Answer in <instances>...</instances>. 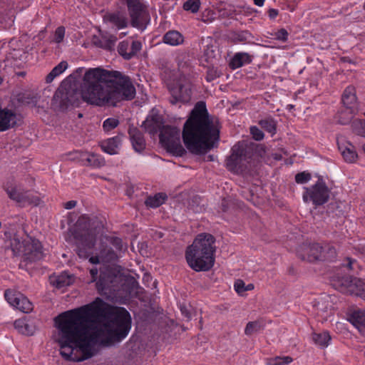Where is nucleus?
Wrapping results in <instances>:
<instances>
[{
  "label": "nucleus",
  "instance_id": "f257e3e1",
  "mask_svg": "<svg viewBox=\"0 0 365 365\" xmlns=\"http://www.w3.org/2000/svg\"><path fill=\"white\" fill-rule=\"evenodd\" d=\"M54 322L60 354L73 361L91 359L98 347L121 341L131 328V317L125 308L113 307L101 298L62 312Z\"/></svg>",
  "mask_w": 365,
  "mask_h": 365
},
{
  "label": "nucleus",
  "instance_id": "f03ea898",
  "mask_svg": "<svg viewBox=\"0 0 365 365\" xmlns=\"http://www.w3.org/2000/svg\"><path fill=\"white\" fill-rule=\"evenodd\" d=\"M80 95L91 105L115 107L119 102L133 100L136 91L128 76L117 71L95 68L85 73Z\"/></svg>",
  "mask_w": 365,
  "mask_h": 365
},
{
  "label": "nucleus",
  "instance_id": "7ed1b4c3",
  "mask_svg": "<svg viewBox=\"0 0 365 365\" xmlns=\"http://www.w3.org/2000/svg\"><path fill=\"white\" fill-rule=\"evenodd\" d=\"M182 137L187 149L194 155H204L217 147L220 131L209 118L205 102L195 104L184 124Z\"/></svg>",
  "mask_w": 365,
  "mask_h": 365
},
{
  "label": "nucleus",
  "instance_id": "20e7f679",
  "mask_svg": "<svg viewBox=\"0 0 365 365\" xmlns=\"http://www.w3.org/2000/svg\"><path fill=\"white\" fill-rule=\"evenodd\" d=\"M215 237L207 233L198 235L192 244L187 247L185 258L188 265L196 272L210 270L214 265Z\"/></svg>",
  "mask_w": 365,
  "mask_h": 365
},
{
  "label": "nucleus",
  "instance_id": "39448f33",
  "mask_svg": "<svg viewBox=\"0 0 365 365\" xmlns=\"http://www.w3.org/2000/svg\"><path fill=\"white\" fill-rule=\"evenodd\" d=\"M77 245V254L80 258L87 259L94 247L99 230L89 217L81 216L70 230Z\"/></svg>",
  "mask_w": 365,
  "mask_h": 365
},
{
  "label": "nucleus",
  "instance_id": "423d86ee",
  "mask_svg": "<svg viewBox=\"0 0 365 365\" xmlns=\"http://www.w3.org/2000/svg\"><path fill=\"white\" fill-rule=\"evenodd\" d=\"M10 246L14 255L22 257L20 268H25L29 264L42 259L44 256L41 243L36 239L21 241L18 237H14Z\"/></svg>",
  "mask_w": 365,
  "mask_h": 365
},
{
  "label": "nucleus",
  "instance_id": "0eeeda50",
  "mask_svg": "<svg viewBox=\"0 0 365 365\" xmlns=\"http://www.w3.org/2000/svg\"><path fill=\"white\" fill-rule=\"evenodd\" d=\"M159 138L162 146L173 155L181 157L186 153L181 144L180 131L176 127L163 126L160 130Z\"/></svg>",
  "mask_w": 365,
  "mask_h": 365
},
{
  "label": "nucleus",
  "instance_id": "6e6552de",
  "mask_svg": "<svg viewBox=\"0 0 365 365\" xmlns=\"http://www.w3.org/2000/svg\"><path fill=\"white\" fill-rule=\"evenodd\" d=\"M78 100L79 93L76 88L71 85L68 87L61 85L54 93L51 106L55 110L64 112L78 103Z\"/></svg>",
  "mask_w": 365,
  "mask_h": 365
},
{
  "label": "nucleus",
  "instance_id": "1a4fd4ad",
  "mask_svg": "<svg viewBox=\"0 0 365 365\" xmlns=\"http://www.w3.org/2000/svg\"><path fill=\"white\" fill-rule=\"evenodd\" d=\"M4 190L9 197L20 207H24L28 205L38 206L41 203L39 197L34 195L29 190H25L19 184L7 182L4 185Z\"/></svg>",
  "mask_w": 365,
  "mask_h": 365
},
{
  "label": "nucleus",
  "instance_id": "9d476101",
  "mask_svg": "<svg viewBox=\"0 0 365 365\" xmlns=\"http://www.w3.org/2000/svg\"><path fill=\"white\" fill-rule=\"evenodd\" d=\"M303 200L304 202H312L314 205H322L329 199L330 190L322 179H319L312 186L304 187Z\"/></svg>",
  "mask_w": 365,
  "mask_h": 365
},
{
  "label": "nucleus",
  "instance_id": "9b49d317",
  "mask_svg": "<svg viewBox=\"0 0 365 365\" xmlns=\"http://www.w3.org/2000/svg\"><path fill=\"white\" fill-rule=\"evenodd\" d=\"M128 12L133 27L143 30L148 21V15L140 0H127Z\"/></svg>",
  "mask_w": 365,
  "mask_h": 365
},
{
  "label": "nucleus",
  "instance_id": "f8f14e48",
  "mask_svg": "<svg viewBox=\"0 0 365 365\" xmlns=\"http://www.w3.org/2000/svg\"><path fill=\"white\" fill-rule=\"evenodd\" d=\"M331 282L333 287L340 292L358 296L363 280L349 276H334Z\"/></svg>",
  "mask_w": 365,
  "mask_h": 365
},
{
  "label": "nucleus",
  "instance_id": "ddd939ff",
  "mask_svg": "<svg viewBox=\"0 0 365 365\" xmlns=\"http://www.w3.org/2000/svg\"><path fill=\"white\" fill-rule=\"evenodd\" d=\"M246 156L247 144L245 142H238L232 147V153L226 160L227 168L231 171H237Z\"/></svg>",
  "mask_w": 365,
  "mask_h": 365
},
{
  "label": "nucleus",
  "instance_id": "4468645a",
  "mask_svg": "<svg viewBox=\"0 0 365 365\" xmlns=\"http://www.w3.org/2000/svg\"><path fill=\"white\" fill-rule=\"evenodd\" d=\"M4 297L11 306L22 312L28 313L33 309L32 303L20 292L7 289L5 291Z\"/></svg>",
  "mask_w": 365,
  "mask_h": 365
},
{
  "label": "nucleus",
  "instance_id": "2eb2a0df",
  "mask_svg": "<svg viewBox=\"0 0 365 365\" xmlns=\"http://www.w3.org/2000/svg\"><path fill=\"white\" fill-rule=\"evenodd\" d=\"M323 247L318 243L303 245L297 251L299 257L302 260L314 262L316 260H326L327 257L322 255Z\"/></svg>",
  "mask_w": 365,
  "mask_h": 365
},
{
  "label": "nucleus",
  "instance_id": "dca6fc26",
  "mask_svg": "<svg viewBox=\"0 0 365 365\" xmlns=\"http://www.w3.org/2000/svg\"><path fill=\"white\" fill-rule=\"evenodd\" d=\"M171 98L170 102L176 104L178 102L187 103L191 98V88L189 83H178L176 86L168 87Z\"/></svg>",
  "mask_w": 365,
  "mask_h": 365
},
{
  "label": "nucleus",
  "instance_id": "f3484780",
  "mask_svg": "<svg viewBox=\"0 0 365 365\" xmlns=\"http://www.w3.org/2000/svg\"><path fill=\"white\" fill-rule=\"evenodd\" d=\"M141 48L140 41L128 38L119 43L118 52L125 60H130L135 56Z\"/></svg>",
  "mask_w": 365,
  "mask_h": 365
},
{
  "label": "nucleus",
  "instance_id": "a211bd4d",
  "mask_svg": "<svg viewBox=\"0 0 365 365\" xmlns=\"http://www.w3.org/2000/svg\"><path fill=\"white\" fill-rule=\"evenodd\" d=\"M128 134L134 150L142 153L146 147L145 140L142 132L135 127H130Z\"/></svg>",
  "mask_w": 365,
  "mask_h": 365
},
{
  "label": "nucleus",
  "instance_id": "6ab92c4d",
  "mask_svg": "<svg viewBox=\"0 0 365 365\" xmlns=\"http://www.w3.org/2000/svg\"><path fill=\"white\" fill-rule=\"evenodd\" d=\"M17 122V115L7 108H0V131H5L14 127Z\"/></svg>",
  "mask_w": 365,
  "mask_h": 365
},
{
  "label": "nucleus",
  "instance_id": "aec40b11",
  "mask_svg": "<svg viewBox=\"0 0 365 365\" xmlns=\"http://www.w3.org/2000/svg\"><path fill=\"white\" fill-rule=\"evenodd\" d=\"M163 118L158 114L148 115L143 121L142 126L150 135L156 134L162 128Z\"/></svg>",
  "mask_w": 365,
  "mask_h": 365
},
{
  "label": "nucleus",
  "instance_id": "412c9836",
  "mask_svg": "<svg viewBox=\"0 0 365 365\" xmlns=\"http://www.w3.org/2000/svg\"><path fill=\"white\" fill-rule=\"evenodd\" d=\"M341 101L345 108L356 110L357 98L354 86H349L346 88L342 94Z\"/></svg>",
  "mask_w": 365,
  "mask_h": 365
},
{
  "label": "nucleus",
  "instance_id": "4be33fe9",
  "mask_svg": "<svg viewBox=\"0 0 365 365\" xmlns=\"http://www.w3.org/2000/svg\"><path fill=\"white\" fill-rule=\"evenodd\" d=\"M252 58L253 56L248 53H236L230 60V67L232 69H236L245 65L250 64L252 61Z\"/></svg>",
  "mask_w": 365,
  "mask_h": 365
},
{
  "label": "nucleus",
  "instance_id": "5701e85b",
  "mask_svg": "<svg viewBox=\"0 0 365 365\" xmlns=\"http://www.w3.org/2000/svg\"><path fill=\"white\" fill-rule=\"evenodd\" d=\"M338 147L345 161L354 163L356 160L358 155L354 146L351 143L349 142L338 143Z\"/></svg>",
  "mask_w": 365,
  "mask_h": 365
},
{
  "label": "nucleus",
  "instance_id": "b1692460",
  "mask_svg": "<svg viewBox=\"0 0 365 365\" xmlns=\"http://www.w3.org/2000/svg\"><path fill=\"white\" fill-rule=\"evenodd\" d=\"M121 137L117 135L103 141L101 147L104 152L110 155H115L118 153V150L121 145Z\"/></svg>",
  "mask_w": 365,
  "mask_h": 365
},
{
  "label": "nucleus",
  "instance_id": "393cba45",
  "mask_svg": "<svg viewBox=\"0 0 365 365\" xmlns=\"http://www.w3.org/2000/svg\"><path fill=\"white\" fill-rule=\"evenodd\" d=\"M163 42L166 44L176 46L183 43L184 37L179 31L171 30L166 32L163 36Z\"/></svg>",
  "mask_w": 365,
  "mask_h": 365
},
{
  "label": "nucleus",
  "instance_id": "a878e982",
  "mask_svg": "<svg viewBox=\"0 0 365 365\" xmlns=\"http://www.w3.org/2000/svg\"><path fill=\"white\" fill-rule=\"evenodd\" d=\"M354 115V109L345 108L338 113L336 120L341 125H348L352 123Z\"/></svg>",
  "mask_w": 365,
  "mask_h": 365
},
{
  "label": "nucleus",
  "instance_id": "bb28decb",
  "mask_svg": "<svg viewBox=\"0 0 365 365\" xmlns=\"http://www.w3.org/2000/svg\"><path fill=\"white\" fill-rule=\"evenodd\" d=\"M350 321L360 331L365 329V310L354 311L350 317Z\"/></svg>",
  "mask_w": 365,
  "mask_h": 365
},
{
  "label": "nucleus",
  "instance_id": "cd10ccee",
  "mask_svg": "<svg viewBox=\"0 0 365 365\" xmlns=\"http://www.w3.org/2000/svg\"><path fill=\"white\" fill-rule=\"evenodd\" d=\"M107 20L113 24L118 29H123L127 26L128 21L126 17L120 13H113L106 16Z\"/></svg>",
  "mask_w": 365,
  "mask_h": 365
},
{
  "label": "nucleus",
  "instance_id": "c85d7f7f",
  "mask_svg": "<svg viewBox=\"0 0 365 365\" xmlns=\"http://www.w3.org/2000/svg\"><path fill=\"white\" fill-rule=\"evenodd\" d=\"M68 63L65 61H61L57 66H56L47 75L46 78V83H51L55 78L61 75L67 68Z\"/></svg>",
  "mask_w": 365,
  "mask_h": 365
},
{
  "label": "nucleus",
  "instance_id": "c756f323",
  "mask_svg": "<svg viewBox=\"0 0 365 365\" xmlns=\"http://www.w3.org/2000/svg\"><path fill=\"white\" fill-rule=\"evenodd\" d=\"M167 199L165 193L159 192L154 196H149L145 200V205L148 207L156 208L160 206Z\"/></svg>",
  "mask_w": 365,
  "mask_h": 365
},
{
  "label": "nucleus",
  "instance_id": "7c9ffc66",
  "mask_svg": "<svg viewBox=\"0 0 365 365\" xmlns=\"http://www.w3.org/2000/svg\"><path fill=\"white\" fill-rule=\"evenodd\" d=\"M312 340L314 342L322 347H327L331 340V336L327 331L322 333H313Z\"/></svg>",
  "mask_w": 365,
  "mask_h": 365
},
{
  "label": "nucleus",
  "instance_id": "2f4dec72",
  "mask_svg": "<svg viewBox=\"0 0 365 365\" xmlns=\"http://www.w3.org/2000/svg\"><path fill=\"white\" fill-rule=\"evenodd\" d=\"M73 283V279L68 273H62L58 275L56 279L53 282V284L60 289L65 287H68Z\"/></svg>",
  "mask_w": 365,
  "mask_h": 365
},
{
  "label": "nucleus",
  "instance_id": "473e14b6",
  "mask_svg": "<svg viewBox=\"0 0 365 365\" xmlns=\"http://www.w3.org/2000/svg\"><path fill=\"white\" fill-rule=\"evenodd\" d=\"M259 125L269 133L272 135L276 133L277 123L276 121L271 117L262 119L259 121Z\"/></svg>",
  "mask_w": 365,
  "mask_h": 365
},
{
  "label": "nucleus",
  "instance_id": "72a5a7b5",
  "mask_svg": "<svg viewBox=\"0 0 365 365\" xmlns=\"http://www.w3.org/2000/svg\"><path fill=\"white\" fill-rule=\"evenodd\" d=\"M351 127L354 133L365 138V120L354 119L351 124Z\"/></svg>",
  "mask_w": 365,
  "mask_h": 365
},
{
  "label": "nucleus",
  "instance_id": "f704fd0d",
  "mask_svg": "<svg viewBox=\"0 0 365 365\" xmlns=\"http://www.w3.org/2000/svg\"><path fill=\"white\" fill-rule=\"evenodd\" d=\"M14 327L19 331V332L26 334L31 335L32 331L30 329L29 325L26 321L24 319H19L14 322Z\"/></svg>",
  "mask_w": 365,
  "mask_h": 365
},
{
  "label": "nucleus",
  "instance_id": "c9c22d12",
  "mask_svg": "<svg viewBox=\"0 0 365 365\" xmlns=\"http://www.w3.org/2000/svg\"><path fill=\"white\" fill-rule=\"evenodd\" d=\"M85 160L88 165L93 167H101L105 164L103 158L93 153L88 154Z\"/></svg>",
  "mask_w": 365,
  "mask_h": 365
},
{
  "label": "nucleus",
  "instance_id": "e433bc0d",
  "mask_svg": "<svg viewBox=\"0 0 365 365\" xmlns=\"http://www.w3.org/2000/svg\"><path fill=\"white\" fill-rule=\"evenodd\" d=\"M200 0H187L183 4V9L192 13H197L200 7Z\"/></svg>",
  "mask_w": 365,
  "mask_h": 365
},
{
  "label": "nucleus",
  "instance_id": "4c0bfd02",
  "mask_svg": "<svg viewBox=\"0 0 365 365\" xmlns=\"http://www.w3.org/2000/svg\"><path fill=\"white\" fill-rule=\"evenodd\" d=\"M118 251L113 250L112 248L106 247L101 251V255L107 262L114 261L118 259Z\"/></svg>",
  "mask_w": 365,
  "mask_h": 365
},
{
  "label": "nucleus",
  "instance_id": "58836bf2",
  "mask_svg": "<svg viewBox=\"0 0 365 365\" xmlns=\"http://www.w3.org/2000/svg\"><path fill=\"white\" fill-rule=\"evenodd\" d=\"M261 328L262 327L259 322H250L246 325L245 333L246 335L250 336L259 331Z\"/></svg>",
  "mask_w": 365,
  "mask_h": 365
},
{
  "label": "nucleus",
  "instance_id": "ea45409f",
  "mask_svg": "<svg viewBox=\"0 0 365 365\" xmlns=\"http://www.w3.org/2000/svg\"><path fill=\"white\" fill-rule=\"evenodd\" d=\"M108 240L116 251L122 252L126 250V246L123 243L120 238L117 237H110Z\"/></svg>",
  "mask_w": 365,
  "mask_h": 365
},
{
  "label": "nucleus",
  "instance_id": "a19ab883",
  "mask_svg": "<svg viewBox=\"0 0 365 365\" xmlns=\"http://www.w3.org/2000/svg\"><path fill=\"white\" fill-rule=\"evenodd\" d=\"M293 361L292 358L287 356H277L272 359L269 362V365H287Z\"/></svg>",
  "mask_w": 365,
  "mask_h": 365
},
{
  "label": "nucleus",
  "instance_id": "79ce46f5",
  "mask_svg": "<svg viewBox=\"0 0 365 365\" xmlns=\"http://www.w3.org/2000/svg\"><path fill=\"white\" fill-rule=\"evenodd\" d=\"M19 101L24 105H31L35 106L37 103V98L31 94H23L19 96Z\"/></svg>",
  "mask_w": 365,
  "mask_h": 365
},
{
  "label": "nucleus",
  "instance_id": "37998d69",
  "mask_svg": "<svg viewBox=\"0 0 365 365\" xmlns=\"http://www.w3.org/2000/svg\"><path fill=\"white\" fill-rule=\"evenodd\" d=\"M119 124V120L114 118H108L103 123V128L105 131H110L116 128Z\"/></svg>",
  "mask_w": 365,
  "mask_h": 365
},
{
  "label": "nucleus",
  "instance_id": "c03bdc74",
  "mask_svg": "<svg viewBox=\"0 0 365 365\" xmlns=\"http://www.w3.org/2000/svg\"><path fill=\"white\" fill-rule=\"evenodd\" d=\"M204 56L207 62H212V61L216 58L217 56V52L214 46L212 45L207 46L206 48L204 50Z\"/></svg>",
  "mask_w": 365,
  "mask_h": 365
},
{
  "label": "nucleus",
  "instance_id": "a18cd8bd",
  "mask_svg": "<svg viewBox=\"0 0 365 365\" xmlns=\"http://www.w3.org/2000/svg\"><path fill=\"white\" fill-rule=\"evenodd\" d=\"M221 75L220 71L215 67H209L207 71L206 80L209 82L216 79Z\"/></svg>",
  "mask_w": 365,
  "mask_h": 365
},
{
  "label": "nucleus",
  "instance_id": "49530a36",
  "mask_svg": "<svg viewBox=\"0 0 365 365\" xmlns=\"http://www.w3.org/2000/svg\"><path fill=\"white\" fill-rule=\"evenodd\" d=\"M311 174L307 172L299 173L295 175V181L299 184H304L311 180Z\"/></svg>",
  "mask_w": 365,
  "mask_h": 365
},
{
  "label": "nucleus",
  "instance_id": "de8ad7c7",
  "mask_svg": "<svg viewBox=\"0 0 365 365\" xmlns=\"http://www.w3.org/2000/svg\"><path fill=\"white\" fill-rule=\"evenodd\" d=\"M250 133L252 138L257 141L262 140L264 137V133L257 126H252L250 128Z\"/></svg>",
  "mask_w": 365,
  "mask_h": 365
},
{
  "label": "nucleus",
  "instance_id": "09e8293b",
  "mask_svg": "<svg viewBox=\"0 0 365 365\" xmlns=\"http://www.w3.org/2000/svg\"><path fill=\"white\" fill-rule=\"evenodd\" d=\"M65 36V28L63 26L58 27L54 34V41L56 43H61L64 38Z\"/></svg>",
  "mask_w": 365,
  "mask_h": 365
},
{
  "label": "nucleus",
  "instance_id": "8fccbe9b",
  "mask_svg": "<svg viewBox=\"0 0 365 365\" xmlns=\"http://www.w3.org/2000/svg\"><path fill=\"white\" fill-rule=\"evenodd\" d=\"M246 284L242 279H237L235 282L234 287L235 290L239 294H242L245 292Z\"/></svg>",
  "mask_w": 365,
  "mask_h": 365
},
{
  "label": "nucleus",
  "instance_id": "3c124183",
  "mask_svg": "<svg viewBox=\"0 0 365 365\" xmlns=\"http://www.w3.org/2000/svg\"><path fill=\"white\" fill-rule=\"evenodd\" d=\"M96 286L98 289L99 290H104L108 287V282L105 279L103 273H101L99 276V279L96 282Z\"/></svg>",
  "mask_w": 365,
  "mask_h": 365
},
{
  "label": "nucleus",
  "instance_id": "603ef678",
  "mask_svg": "<svg viewBox=\"0 0 365 365\" xmlns=\"http://www.w3.org/2000/svg\"><path fill=\"white\" fill-rule=\"evenodd\" d=\"M274 36L276 39L286 41L288 38V32L286 29H281L275 33Z\"/></svg>",
  "mask_w": 365,
  "mask_h": 365
},
{
  "label": "nucleus",
  "instance_id": "864d4df0",
  "mask_svg": "<svg viewBox=\"0 0 365 365\" xmlns=\"http://www.w3.org/2000/svg\"><path fill=\"white\" fill-rule=\"evenodd\" d=\"M116 41H117L116 36H115L113 35H110L108 38V39H106L105 45L102 46V47H103L106 49L110 50L114 46Z\"/></svg>",
  "mask_w": 365,
  "mask_h": 365
},
{
  "label": "nucleus",
  "instance_id": "5fc2aeb1",
  "mask_svg": "<svg viewBox=\"0 0 365 365\" xmlns=\"http://www.w3.org/2000/svg\"><path fill=\"white\" fill-rule=\"evenodd\" d=\"M250 34L247 31H242L237 34V39L240 41H245Z\"/></svg>",
  "mask_w": 365,
  "mask_h": 365
},
{
  "label": "nucleus",
  "instance_id": "6e6d98bb",
  "mask_svg": "<svg viewBox=\"0 0 365 365\" xmlns=\"http://www.w3.org/2000/svg\"><path fill=\"white\" fill-rule=\"evenodd\" d=\"M347 264H346V267L350 269L353 270L354 269V265L356 264V261L355 259H353L351 258H346Z\"/></svg>",
  "mask_w": 365,
  "mask_h": 365
},
{
  "label": "nucleus",
  "instance_id": "4d7b16f0",
  "mask_svg": "<svg viewBox=\"0 0 365 365\" xmlns=\"http://www.w3.org/2000/svg\"><path fill=\"white\" fill-rule=\"evenodd\" d=\"M363 299L365 301V282L363 281L362 284L361 285V288L359 289V292H358V296Z\"/></svg>",
  "mask_w": 365,
  "mask_h": 365
},
{
  "label": "nucleus",
  "instance_id": "13d9d810",
  "mask_svg": "<svg viewBox=\"0 0 365 365\" xmlns=\"http://www.w3.org/2000/svg\"><path fill=\"white\" fill-rule=\"evenodd\" d=\"M90 274L91 276V282H93L97 279L98 269L96 268H92L90 269Z\"/></svg>",
  "mask_w": 365,
  "mask_h": 365
},
{
  "label": "nucleus",
  "instance_id": "bf43d9fd",
  "mask_svg": "<svg viewBox=\"0 0 365 365\" xmlns=\"http://www.w3.org/2000/svg\"><path fill=\"white\" fill-rule=\"evenodd\" d=\"M76 201L75 200H70L65 203L64 207L67 210H71L76 207Z\"/></svg>",
  "mask_w": 365,
  "mask_h": 365
},
{
  "label": "nucleus",
  "instance_id": "052dcab7",
  "mask_svg": "<svg viewBox=\"0 0 365 365\" xmlns=\"http://www.w3.org/2000/svg\"><path fill=\"white\" fill-rule=\"evenodd\" d=\"M268 14L270 19H274L278 15V10L275 9H269Z\"/></svg>",
  "mask_w": 365,
  "mask_h": 365
},
{
  "label": "nucleus",
  "instance_id": "680f3d73",
  "mask_svg": "<svg viewBox=\"0 0 365 365\" xmlns=\"http://www.w3.org/2000/svg\"><path fill=\"white\" fill-rule=\"evenodd\" d=\"M89 262L92 264H98L99 263V259L97 256H91L89 257Z\"/></svg>",
  "mask_w": 365,
  "mask_h": 365
},
{
  "label": "nucleus",
  "instance_id": "e2e57ef3",
  "mask_svg": "<svg viewBox=\"0 0 365 365\" xmlns=\"http://www.w3.org/2000/svg\"><path fill=\"white\" fill-rule=\"evenodd\" d=\"M180 310L182 314H184L185 317H186L187 319L190 318V314L187 311L185 307H181Z\"/></svg>",
  "mask_w": 365,
  "mask_h": 365
},
{
  "label": "nucleus",
  "instance_id": "0e129e2a",
  "mask_svg": "<svg viewBox=\"0 0 365 365\" xmlns=\"http://www.w3.org/2000/svg\"><path fill=\"white\" fill-rule=\"evenodd\" d=\"M254 4L258 6H262L264 4L265 0H253Z\"/></svg>",
  "mask_w": 365,
  "mask_h": 365
},
{
  "label": "nucleus",
  "instance_id": "69168bd1",
  "mask_svg": "<svg viewBox=\"0 0 365 365\" xmlns=\"http://www.w3.org/2000/svg\"><path fill=\"white\" fill-rule=\"evenodd\" d=\"M254 284H248L247 285H246L245 289V292L246 291H250V290H252L254 289Z\"/></svg>",
  "mask_w": 365,
  "mask_h": 365
},
{
  "label": "nucleus",
  "instance_id": "338daca9",
  "mask_svg": "<svg viewBox=\"0 0 365 365\" xmlns=\"http://www.w3.org/2000/svg\"><path fill=\"white\" fill-rule=\"evenodd\" d=\"M329 252L334 255L335 254V250L334 248H329Z\"/></svg>",
  "mask_w": 365,
  "mask_h": 365
},
{
  "label": "nucleus",
  "instance_id": "774afa93",
  "mask_svg": "<svg viewBox=\"0 0 365 365\" xmlns=\"http://www.w3.org/2000/svg\"><path fill=\"white\" fill-rule=\"evenodd\" d=\"M208 158H209V159H210V161H212V160H214V158H213V156H212V155H209V157H208Z\"/></svg>",
  "mask_w": 365,
  "mask_h": 365
}]
</instances>
